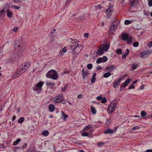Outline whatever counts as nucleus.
<instances>
[{
  "mask_svg": "<svg viewBox=\"0 0 152 152\" xmlns=\"http://www.w3.org/2000/svg\"><path fill=\"white\" fill-rule=\"evenodd\" d=\"M119 23V20H115V26H117L118 25Z\"/></svg>",
  "mask_w": 152,
  "mask_h": 152,
  "instance_id": "58836bf2",
  "label": "nucleus"
},
{
  "mask_svg": "<svg viewBox=\"0 0 152 152\" xmlns=\"http://www.w3.org/2000/svg\"><path fill=\"white\" fill-rule=\"evenodd\" d=\"M96 68L97 69V70H98L101 69V67L100 66H98L96 67Z\"/></svg>",
  "mask_w": 152,
  "mask_h": 152,
  "instance_id": "69168bd1",
  "label": "nucleus"
},
{
  "mask_svg": "<svg viewBox=\"0 0 152 152\" xmlns=\"http://www.w3.org/2000/svg\"><path fill=\"white\" fill-rule=\"evenodd\" d=\"M24 41L22 40H18L16 41L14 45L16 51L19 56H22L25 49Z\"/></svg>",
  "mask_w": 152,
  "mask_h": 152,
  "instance_id": "f257e3e1",
  "label": "nucleus"
},
{
  "mask_svg": "<svg viewBox=\"0 0 152 152\" xmlns=\"http://www.w3.org/2000/svg\"><path fill=\"white\" fill-rule=\"evenodd\" d=\"M139 45V43L137 42H136L133 43V46L135 47H137Z\"/></svg>",
  "mask_w": 152,
  "mask_h": 152,
  "instance_id": "37998d69",
  "label": "nucleus"
},
{
  "mask_svg": "<svg viewBox=\"0 0 152 152\" xmlns=\"http://www.w3.org/2000/svg\"><path fill=\"white\" fill-rule=\"evenodd\" d=\"M113 6L111 3L109 5L108 9L106 11V13L107 15V18H109L112 14L113 11L112 10Z\"/></svg>",
  "mask_w": 152,
  "mask_h": 152,
  "instance_id": "423d86ee",
  "label": "nucleus"
},
{
  "mask_svg": "<svg viewBox=\"0 0 152 152\" xmlns=\"http://www.w3.org/2000/svg\"><path fill=\"white\" fill-rule=\"evenodd\" d=\"M111 75V74L108 72L104 73L103 75V77L104 78H107L109 77Z\"/></svg>",
  "mask_w": 152,
  "mask_h": 152,
  "instance_id": "b1692460",
  "label": "nucleus"
},
{
  "mask_svg": "<svg viewBox=\"0 0 152 152\" xmlns=\"http://www.w3.org/2000/svg\"><path fill=\"white\" fill-rule=\"evenodd\" d=\"M70 47L71 49L72 50H77L78 48H80L79 50H77V52L79 53L83 49V47L80 45H79L78 43L75 41L74 40H72L71 42Z\"/></svg>",
  "mask_w": 152,
  "mask_h": 152,
  "instance_id": "20e7f679",
  "label": "nucleus"
},
{
  "mask_svg": "<svg viewBox=\"0 0 152 152\" xmlns=\"http://www.w3.org/2000/svg\"><path fill=\"white\" fill-rule=\"evenodd\" d=\"M46 76L47 77L53 80H56L58 77L57 72L53 69H51L46 74Z\"/></svg>",
  "mask_w": 152,
  "mask_h": 152,
  "instance_id": "7ed1b4c3",
  "label": "nucleus"
},
{
  "mask_svg": "<svg viewBox=\"0 0 152 152\" xmlns=\"http://www.w3.org/2000/svg\"><path fill=\"white\" fill-rule=\"evenodd\" d=\"M46 85L47 86H53L55 85V84L54 83H47Z\"/></svg>",
  "mask_w": 152,
  "mask_h": 152,
  "instance_id": "a18cd8bd",
  "label": "nucleus"
},
{
  "mask_svg": "<svg viewBox=\"0 0 152 152\" xmlns=\"http://www.w3.org/2000/svg\"><path fill=\"white\" fill-rule=\"evenodd\" d=\"M114 132L113 130L110 129H108L107 130H106L104 132V133L105 134H111L113 133Z\"/></svg>",
  "mask_w": 152,
  "mask_h": 152,
  "instance_id": "dca6fc26",
  "label": "nucleus"
},
{
  "mask_svg": "<svg viewBox=\"0 0 152 152\" xmlns=\"http://www.w3.org/2000/svg\"><path fill=\"white\" fill-rule=\"evenodd\" d=\"M114 33V24L113 23L112 26L110 27V29L108 31V34L109 35H113Z\"/></svg>",
  "mask_w": 152,
  "mask_h": 152,
  "instance_id": "9d476101",
  "label": "nucleus"
},
{
  "mask_svg": "<svg viewBox=\"0 0 152 152\" xmlns=\"http://www.w3.org/2000/svg\"><path fill=\"white\" fill-rule=\"evenodd\" d=\"M13 31L14 32L18 30V27H15L13 29Z\"/></svg>",
  "mask_w": 152,
  "mask_h": 152,
  "instance_id": "5fc2aeb1",
  "label": "nucleus"
},
{
  "mask_svg": "<svg viewBox=\"0 0 152 152\" xmlns=\"http://www.w3.org/2000/svg\"><path fill=\"white\" fill-rule=\"evenodd\" d=\"M61 113L62 114V115L63 117V119H65L68 117L67 115L66 114H65L63 111H62Z\"/></svg>",
  "mask_w": 152,
  "mask_h": 152,
  "instance_id": "c756f323",
  "label": "nucleus"
},
{
  "mask_svg": "<svg viewBox=\"0 0 152 152\" xmlns=\"http://www.w3.org/2000/svg\"><path fill=\"white\" fill-rule=\"evenodd\" d=\"M62 52H63L64 53H65L66 52V47H64L62 49Z\"/></svg>",
  "mask_w": 152,
  "mask_h": 152,
  "instance_id": "603ef678",
  "label": "nucleus"
},
{
  "mask_svg": "<svg viewBox=\"0 0 152 152\" xmlns=\"http://www.w3.org/2000/svg\"><path fill=\"white\" fill-rule=\"evenodd\" d=\"M85 14H84L83 15L80 16H78L77 18H76L77 19H80L81 20H83L85 19Z\"/></svg>",
  "mask_w": 152,
  "mask_h": 152,
  "instance_id": "4be33fe9",
  "label": "nucleus"
},
{
  "mask_svg": "<svg viewBox=\"0 0 152 152\" xmlns=\"http://www.w3.org/2000/svg\"><path fill=\"white\" fill-rule=\"evenodd\" d=\"M68 85H65L64 87L61 89V91H65L67 89Z\"/></svg>",
  "mask_w": 152,
  "mask_h": 152,
  "instance_id": "c9c22d12",
  "label": "nucleus"
},
{
  "mask_svg": "<svg viewBox=\"0 0 152 152\" xmlns=\"http://www.w3.org/2000/svg\"><path fill=\"white\" fill-rule=\"evenodd\" d=\"M89 133L88 132H83L81 134V135L83 136H88L89 135Z\"/></svg>",
  "mask_w": 152,
  "mask_h": 152,
  "instance_id": "72a5a7b5",
  "label": "nucleus"
},
{
  "mask_svg": "<svg viewBox=\"0 0 152 152\" xmlns=\"http://www.w3.org/2000/svg\"><path fill=\"white\" fill-rule=\"evenodd\" d=\"M129 35L126 33H124L122 34L121 35V39L122 40L124 41H126L128 38V37Z\"/></svg>",
  "mask_w": 152,
  "mask_h": 152,
  "instance_id": "9b49d317",
  "label": "nucleus"
},
{
  "mask_svg": "<svg viewBox=\"0 0 152 152\" xmlns=\"http://www.w3.org/2000/svg\"><path fill=\"white\" fill-rule=\"evenodd\" d=\"M62 54L61 51H60L59 53V56H62Z\"/></svg>",
  "mask_w": 152,
  "mask_h": 152,
  "instance_id": "e2e57ef3",
  "label": "nucleus"
},
{
  "mask_svg": "<svg viewBox=\"0 0 152 152\" xmlns=\"http://www.w3.org/2000/svg\"><path fill=\"white\" fill-rule=\"evenodd\" d=\"M135 88L134 85L133 84L132 85H130L129 87V89H134Z\"/></svg>",
  "mask_w": 152,
  "mask_h": 152,
  "instance_id": "8fccbe9b",
  "label": "nucleus"
},
{
  "mask_svg": "<svg viewBox=\"0 0 152 152\" xmlns=\"http://www.w3.org/2000/svg\"><path fill=\"white\" fill-rule=\"evenodd\" d=\"M148 5L150 6H152V0H150L148 2Z\"/></svg>",
  "mask_w": 152,
  "mask_h": 152,
  "instance_id": "864d4df0",
  "label": "nucleus"
},
{
  "mask_svg": "<svg viewBox=\"0 0 152 152\" xmlns=\"http://www.w3.org/2000/svg\"><path fill=\"white\" fill-rule=\"evenodd\" d=\"M147 113L144 111H142L141 112V115L142 116H145L146 115Z\"/></svg>",
  "mask_w": 152,
  "mask_h": 152,
  "instance_id": "e433bc0d",
  "label": "nucleus"
},
{
  "mask_svg": "<svg viewBox=\"0 0 152 152\" xmlns=\"http://www.w3.org/2000/svg\"><path fill=\"white\" fill-rule=\"evenodd\" d=\"M137 1L135 0H132L130 2V3L131 4V6H134V4Z\"/></svg>",
  "mask_w": 152,
  "mask_h": 152,
  "instance_id": "a19ab883",
  "label": "nucleus"
},
{
  "mask_svg": "<svg viewBox=\"0 0 152 152\" xmlns=\"http://www.w3.org/2000/svg\"><path fill=\"white\" fill-rule=\"evenodd\" d=\"M30 66V64L28 63H25L22 64L17 69L16 72L13 75V77L15 78L18 77L27 70Z\"/></svg>",
  "mask_w": 152,
  "mask_h": 152,
  "instance_id": "f03ea898",
  "label": "nucleus"
},
{
  "mask_svg": "<svg viewBox=\"0 0 152 152\" xmlns=\"http://www.w3.org/2000/svg\"><path fill=\"white\" fill-rule=\"evenodd\" d=\"M147 53L145 51L142 52L140 54V57L143 58L147 57Z\"/></svg>",
  "mask_w": 152,
  "mask_h": 152,
  "instance_id": "2eb2a0df",
  "label": "nucleus"
},
{
  "mask_svg": "<svg viewBox=\"0 0 152 152\" xmlns=\"http://www.w3.org/2000/svg\"><path fill=\"white\" fill-rule=\"evenodd\" d=\"M113 102H114L113 101L110 104L108 107L107 110L109 114L111 113L114 109V103Z\"/></svg>",
  "mask_w": 152,
  "mask_h": 152,
  "instance_id": "6e6552de",
  "label": "nucleus"
},
{
  "mask_svg": "<svg viewBox=\"0 0 152 152\" xmlns=\"http://www.w3.org/2000/svg\"><path fill=\"white\" fill-rule=\"evenodd\" d=\"M138 67V64L137 63L133 64L132 65V68L134 70L135 69Z\"/></svg>",
  "mask_w": 152,
  "mask_h": 152,
  "instance_id": "393cba45",
  "label": "nucleus"
},
{
  "mask_svg": "<svg viewBox=\"0 0 152 152\" xmlns=\"http://www.w3.org/2000/svg\"><path fill=\"white\" fill-rule=\"evenodd\" d=\"M91 110L92 113L93 114H95L96 113V110L95 108L93 107H91Z\"/></svg>",
  "mask_w": 152,
  "mask_h": 152,
  "instance_id": "5701e85b",
  "label": "nucleus"
},
{
  "mask_svg": "<svg viewBox=\"0 0 152 152\" xmlns=\"http://www.w3.org/2000/svg\"><path fill=\"white\" fill-rule=\"evenodd\" d=\"M7 16L8 17L10 18L12 17V14L11 12L9 10H7Z\"/></svg>",
  "mask_w": 152,
  "mask_h": 152,
  "instance_id": "aec40b11",
  "label": "nucleus"
},
{
  "mask_svg": "<svg viewBox=\"0 0 152 152\" xmlns=\"http://www.w3.org/2000/svg\"><path fill=\"white\" fill-rule=\"evenodd\" d=\"M63 96L62 94H60L56 96L54 98L55 99L53 100L54 103L57 104L61 102L63 99Z\"/></svg>",
  "mask_w": 152,
  "mask_h": 152,
  "instance_id": "0eeeda50",
  "label": "nucleus"
},
{
  "mask_svg": "<svg viewBox=\"0 0 152 152\" xmlns=\"http://www.w3.org/2000/svg\"><path fill=\"white\" fill-rule=\"evenodd\" d=\"M110 45L109 42H106L105 43L103 44L101 46V48H102L103 50L105 52H107L108 51L110 47Z\"/></svg>",
  "mask_w": 152,
  "mask_h": 152,
  "instance_id": "1a4fd4ad",
  "label": "nucleus"
},
{
  "mask_svg": "<svg viewBox=\"0 0 152 152\" xmlns=\"http://www.w3.org/2000/svg\"><path fill=\"white\" fill-rule=\"evenodd\" d=\"M144 14L146 15H149L150 12L147 11H144Z\"/></svg>",
  "mask_w": 152,
  "mask_h": 152,
  "instance_id": "49530a36",
  "label": "nucleus"
},
{
  "mask_svg": "<svg viewBox=\"0 0 152 152\" xmlns=\"http://www.w3.org/2000/svg\"><path fill=\"white\" fill-rule=\"evenodd\" d=\"M0 20H2L3 22L4 21L3 14H0Z\"/></svg>",
  "mask_w": 152,
  "mask_h": 152,
  "instance_id": "3c124183",
  "label": "nucleus"
},
{
  "mask_svg": "<svg viewBox=\"0 0 152 152\" xmlns=\"http://www.w3.org/2000/svg\"><path fill=\"white\" fill-rule=\"evenodd\" d=\"M114 68V66H110L106 68L107 71L109 72H111L113 71V69Z\"/></svg>",
  "mask_w": 152,
  "mask_h": 152,
  "instance_id": "f3484780",
  "label": "nucleus"
},
{
  "mask_svg": "<svg viewBox=\"0 0 152 152\" xmlns=\"http://www.w3.org/2000/svg\"><path fill=\"white\" fill-rule=\"evenodd\" d=\"M125 88L124 87V86L121 85L120 86V89L121 90H123Z\"/></svg>",
  "mask_w": 152,
  "mask_h": 152,
  "instance_id": "680f3d73",
  "label": "nucleus"
},
{
  "mask_svg": "<svg viewBox=\"0 0 152 152\" xmlns=\"http://www.w3.org/2000/svg\"><path fill=\"white\" fill-rule=\"evenodd\" d=\"M92 128V127L91 126H90L89 125L86 126L84 128L83 130L84 131H86L88 130V129H91Z\"/></svg>",
  "mask_w": 152,
  "mask_h": 152,
  "instance_id": "c85d7f7f",
  "label": "nucleus"
},
{
  "mask_svg": "<svg viewBox=\"0 0 152 152\" xmlns=\"http://www.w3.org/2000/svg\"><path fill=\"white\" fill-rule=\"evenodd\" d=\"M102 59V62L104 63L106 62L107 60V58L106 56H104L102 58H101Z\"/></svg>",
  "mask_w": 152,
  "mask_h": 152,
  "instance_id": "cd10ccee",
  "label": "nucleus"
},
{
  "mask_svg": "<svg viewBox=\"0 0 152 152\" xmlns=\"http://www.w3.org/2000/svg\"><path fill=\"white\" fill-rule=\"evenodd\" d=\"M145 152H152V149H148L145 151Z\"/></svg>",
  "mask_w": 152,
  "mask_h": 152,
  "instance_id": "052dcab7",
  "label": "nucleus"
},
{
  "mask_svg": "<svg viewBox=\"0 0 152 152\" xmlns=\"http://www.w3.org/2000/svg\"><path fill=\"white\" fill-rule=\"evenodd\" d=\"M107 102V100L106 99L105 97L103 98V99H102V100L101 101V102L102 103H106Z\"/></svg>",
  "mask_w": 152,
  "mask_h": 152,
  "instance_id": "4c0bfd02",
  "label": "nucleus"
},
{
  "mask_svg": "<svg viewBox=\"0 0 152 152\" xmlns=\"http://www.w3.org/2000/svg\"><path fill=\"white\" fill-rule=\"evenodd\" d=\"M83 97V95H82L80 94L78 95L77 96V98L78 99H81L82 97Z\"/></svg>",
  "mask_w": 152,
  "mask_h": 152,
  "instance_id": "6e6d98bb",
  "label": "nucleus"
},
{
  "mask_svg": "<svg viewBox=\"0 0 152 152\" xmlns=\"http://www.w3.org/2000/svg\"><path fill=\"white\" fill-rule=\"evenodd\" d=\"M102 48H101V46L100 48L96 52V54L99 55H101L103 54L105 52L103 50Z\"/></svg>",
  "mask_w": 152,
  "mask_h": 152,
  "instance_id": "f8f14e48",
  "label": "nucleus"
},
{
  "mask_svg": "<svg viewBox=\"0 0 152 152\" xmlns=\"http://www.w3.org/2000/svg\"><path fill=\"white\" fill-rule=\"evenodd\" d=\"M48 108L49 111L50 112H52L55 109V107L53 105L50 104Z\"/></svg>",
  "mask_w": 152,
  "mask_h": 152,
  "instance_id": "4468645a",
  "label": "nucleus"
},
{
  "mask_svg": "<svg viewBox=\"0 0 152 152\" xmlns=\"http://www.w3.org/2000/svg\"><path fill=\"white\" fill-rule=\"evenodd\" d=\"M126 56L125 54H124L122 56V58L123 59H125L126 58Z\"/></svg>",
  "mask_w": 152,
  "mask_h": 152,
  "instance_id": "bf43d9fd",
  "label": "nucleus"
},
{
  "mask_svg": "<svg viewBox=\"0 0 152 152\" xmlns=\"http://www.w3.org/2000/svg\"><path fill=\"white\" fill-rule=\"evenodd\" d=\"M130 80V78H128L123 83L125 84V85L127 86L129 83Z\"/></svg>",
  "mask_w": 152,
  "mask_h": 152,
  "instance_id": "7c9ffc66",
  "label": "nucleus"
},
{
  "mask_svg": "<svg viewBox=\"0 0 152 152\" xmlns=\"http://www.w3.org/2000/svg\"><path fill=\"white\" fill-rule=\"evenodd\" d=\"M110 121H111V120L110 119H107V122L106 123V124L108 125L109 124H110Z\"/></svg>",
  "mask_w": 152,
  "mask_h": 152,
  "instance_id": "4d7b16f0",
  "label": "nucleus"
},
{
  "mask_svg": "<svg viewBox=\"0 0 152 152\" xmlns=\"http://www.w3.org/2000/svg\"><path fill=\"white\" fill-rule=\"evenodd\" d=\"M87 68L89 69H91L92 68V65L91 64H89L87 65Z\"/></svg>",
  "mask_w": 152,
  "mask_h": 152,
  "instance_id": "79ce46f5",
  "label": "nucleus"
},
{
  "mask_svg": "<svg viewBox=\"0 0 152 152\" xmlns=\"http://www.w3.org/2000/svg\"><path fill=\"white\" fill-rule=\"evenodd\" d=\"M103 98L101 96H98L96 97V99L99 101L101 100Z\"/></svg>",
  "mask_w": 152,
  "mask_h": 152,
  "instance_id": "de8ad7c7",
  "label": "nucleus"
},
{
  "mask_svg": "<svg viewBox=\"0 0 152 152\" xmlns=\"http://www.w3.org/2000/svg\"><path fill=\"white\" fill-rule=\"evenodd\" d=\"M28 152H36L33 146L31 147L28 149Z\"/></svg>",
  "mask_w": 152,
  "mask_h": 152,
  "instance_id": "412c9836",
  "label": "nucleus"
},
{
  "mask_svg": "<svg viewBox=\"0 0 152 152\" xmlns=\"http://www.w3.org/2000/svg\"><path fill=\"white\" fill-rule=\"evenodd\" d=\"M102 60L101 58H99L97 59L96 61V63L97 64H99L101 62H102Z\"/></svg>",
  "mask_w": 152,
  "mask_h": 152,
  "instance_id": "ea45409f",
  "label": "nucleus"
},
{
  "mask_svg": "<svg viewBox=\"0 0 152 152\" xmlns=\"http://www.w3.org/2000/svg\"><path fill=\"white\" fill-rule=\"evenodd\" d=\"M61 102V103L63 104H65L66 103L65 101L64 100H62Z\"/></svg>",
  "mask_w": 152,
  "mask_h": 152,
  "instance_id": "338daca9",
  "label": "nucleus"
},
{
  "mask_svg": "<svg viewBox=\"0 0 152 152\" xmlns=\"http://www.w3.org/2000/svg\"><path fill=\"white\" fill-rule=\"evenodd\" d=\"M49 134V132L47 130L43 131L42 132V135L45 137L47 136Z\"/></svg>",
  "mask_w": 152,
  "mask_h": 152,
  "instance_id": "a211bd4d",
  "label": "nucleus"
},
{
  "mask_svg": "<svg viewBox=\"0 0 152 152\" xmlns=\"http://www.w3.org/2000/svg\"><path fill=\"white\" fill-rule=\"evenodd\" d=\"M127 43L129 44H130L131 42H132L133 41V38L132 37L130 36H129L128 37V39L127 40Z\"/></svg>",
  "mask_w": 152,
  "mask_h": 152,
  "instance_id": "6ab92c4d",
  "label": "nucleus"
},
{
  "mask_svg": "<svg viewBox=\"0 0 152 152\" xmlns=\"http://www.w3.org/2000/svg\"><path fill=\"white\" fill-rule=\"evenodd\" d=\"M132 22L129 20H125L124 22V24L125 25H127L131 24Z\"/></svg>",
  "mask_w": 152,
  "mask_h": 152,
  "instance_id": "473e14b6",
  "label": "nucleus"
},
{
  "mask_svg": "<svg viewBox=\"0 0 152 152\" xmlns=\"http://www.w3.org/2000/svg\"><path fill=\"white\" fill-rule=\"evenodd\" d=\"M122 80V77L120 78L118 80L116 81L115 83V84L116 86L118 85Z\"/></svg>",
  "mask_w": 152,
  "mask_h": 152,
  "instance_id": "bb28decb",
  "label": "nucleus"
},
{
  "mask_svg": "<svg viewBox=\"0 0 152 152\" xmlns=\"http://www.w3.org/2000/svg\"><path fill=\"white\" fill-rule=\"evenodd\" d=\"M148 46L149 47H151L152 46V42H151L148 43Z\"/></svg>",
  "mask_w": 152,
  "mask_h": 152,
  "instance_id": "13d9d810",
  "label": "nucleus"
},
{
  "mask_svg": "<svg viewBox=\"0 0 152 152\" xmlns=\"http://www.w3.org/2000/svg\"><path fill=\"white\" fill-rule=\"evenodd\" d=\"M116 52L118 54H121L122 53V50L121 49L119 48L116 50Z\"/></svg>",
  "mask_w": 152,
  "mask_h": 152,
  "instance_id": "f704fd0d",
  "label": "nucleus"
},
{
  "mask_svg": "<svg viewBox=\"0 0 152 152\" xmlns=\"http://www.w3.org/2000/svg\"><path fill=\"white\" fill-rule=\"evenodd\" d=\"M140 128L138 126H135L132 128V131H134L135 130L138 129Z\"/></svg>",
  "mask_w": 152,
  "mask_h": 152,
  "instance_id": "c03bdc74",
  "label": "nucleus"
},
{
  "mask_svg": "<svg viewBox=\"0 0 152 152\" xmlns=\"http://www.w3.org/2000/svg\"><path fill=\"white\" fill-rule=\"evenodd\" d=\"M88 34L85 33L84 34V37H88Z\"/></svg>",
  "mask_w": 152,
  "mask_h": 152,
  "instance_id": "774afa93",
  "label": "nucleus"
},
{
  "mask_svg": "<svg viewBox=\"0 0 152 152\" xmlns=\"http://www.w3.org/2000/svg\"><path fill=\"white\" fill-rule=\"evenodd\" d=\"M95 80H96V78H93L92 77L91 79V83L92 84L94 83L95 81Z\"/></svg>",
  "mask_w": 152,
  "mask_h": 152,
  "instance_id": "09e8293b",
  "label": "nucleus"
},
{
  "mask_svg": "<svg viewBox=\"0 0 152 152\" xmlns=\"http://www.w3.org/2000/svg\"><path fill=\"white\" fill-rule=\"evenodd\" d=\"M21 141V139L20 138L18 139L15 141L14 142L13 145H16L18 143Z\"/></svg>",
  "mask_w": 152,
  "mask_h": 152,
  "instance_id": "a878e982",
  "label": "nucleus"
},
{
  "mask_svg": "<svg viewBox=\"0 0 152 152\" xmlns=\"http://www.w3.org/2000/svg\"><path fill=\"white\" fill-rule=\"evenodd\" d=\"M82 74L83 79H85L86 76L89 74L88 72L87 71H84V69L82 70Z\"/></svg>",
  "mask_w": 152,
  "mask_h": 152,
  "instance_id": "ddd939ff",
  "label": "nucleus"
},
{
  "mask_svg": "<svg viewBox=\"0 0 152 152\" xmlns=\"http://www.w3.org/2000/svg\"><path fill=\"white\" fill-rule=\"evenodd\" d=\"M1 14L2 13L3 14L5 12L4 9H3L1 10Z\"/></svg>",
  "mask_w": 152,
  "mask_h": 152,
  "instance_id": "0e129e2a",
  "label": "nucleus"
},
{
  "mask_svg": "<svg viewBox=\"0 0 152 152\" xmlns=\"http://www.w3.org/2000/svg\"><path fill=\"white\" fill-rule=\"evenodd\" d=\"M24 118L23 117L20 118L18 121V123H21L24 121Z\"/></svg>",
  "mask_w": 152,
  "mask_h": 152,
  "instance_id": "2f4dec72",
  "label": "nucleus"
},
{
  "mask_svg": "<svg viewBox=\"0 0 152 152\" xmlns=\"http://www.w3.org/2000/svg\"><path fill=\"white\" fill-rule=\"evenodd\" d=\"M44 84V82L42 81H39L36 85L33 87V89L34 91H38V92H40L42 90V87Z\"/></svg>",
  "mask_w": 152,
  "mask_h": 152,
  "instance_id": "39448f33",
  "label": "nucleus"
}]
</instances>
